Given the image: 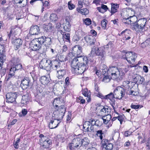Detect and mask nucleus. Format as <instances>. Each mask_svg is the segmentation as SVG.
Here are the masks:
<instances>
[{
	"label": "nucleus",
	"mask_w": 150,
	"mask_h": 150,
	"mask_svg": "<svg viewBox=\"0 0 150 150\" xmlns=\"http://www.w3.org/2000/svg\"><path fill=\"white\" fill-rule=\"evenodd\" d=\"M88 57H84L83 59L79 58L74 57L71 63V71L75 75L81 74L88 69L89 62L91 59Z\"/></svg>",
	"instance_id": "1"
},
{
	"label": "nucleus",
	"mask_w": 150,
	"mask_h": 150,
	"mask_svg": "<svg viewBox=\"0 0 150 150\" xmlns=\"http://www.w3.org/2000/svg\"><path fill=\"white\" fill-rule=\"evenodd\" d=\"M91 52L88 54V58H92L96 56H98L102 60L104 59L105 56V48L103 47H97L95 46L91 48Z\"/></svg>",
	"instance_id": "2"
},
{
	"label": "nucleus",
	"mask_w": 150,
	"mask_h": 150,
	"mask_svg": "<svg viewBox=\"0 0 150 150\" xmlns=\"http://www.w3.org/2000/svg\"><path fill=\"white\" fill-rule=\"evenodd\" d=\"M108 70L111 73V74L112 77L119 78L120 80L122 79L125 75L123 69H119L116 66L110 65L109 66Z\"/></svg>",
	"instance_id": "3"
},
{
	"label": "nucleus",
	"mask_w": 150,
	"mask_h": 150,
	"mask_svg": "<svg viewBox=\"0 0 150 150\" xmlns=\"http://www.w3.org/2000/svg\"><path fill=\"white\" fill-rule=\"evenodd\" d=\"M137 58V54L133 52H127L125 53V57H122L124 59H125L129 63L132 64V65L130 66L131 67H136L135 63Z\"/></svg>",
	"instance_id": "4"
},
{
	"label": "nucleus",
	"mask_w": 150,
	"mask_h": 150,
	"mask_svg": "<svg viewBox=\"0 0 150 150\" xmlns=\"http://www.w3.org/2000/svg\"><path fill=\"white\" fill-rule=\"evenodd\" d=\"M72 54L74 56L76 55V57L83 59L82 48L79 45H76L72 49L71 53H69V55Z\"/></svg>",
	"instance_id": "5"
},
{
	"label": "nucleus",
	"mask_w": 150,
	"mask_h": 150,
	"mask_svg": "<svg viewBox=\"0 0 150 150\" xmlns=\"http://www.w3.org/2000/svg\"><path fill=\"white\" fill-rule=\"evenodd\" d=\"M81 139L79 137H76L74 138L72 140L71 143L69 144V147L70 149H72V148L74 149V148L82 149L81 143Z\"/></svg>",
	"instance_id": "6"
},
{
	"label": "nucleus",
	"mask_w": 150,
	"mask_h": 150,
	"mask_svg": "<svg viewBox=\"0 0 150 150\" xmlns=\"http://www.w3.org/2000/svg\"><path fill=\"white\" fill-rule=\"evenodd\" d=\"M51 60L47 58L42 59L40 62L39 66L41 69L46 70L47 71H51Z\"/></svg>",
	"instance_id": "7"
},
{
	"label": "nucleus",
	"mask_w": 150,
	"mask_h": 150,
	"mask_svg": "<svg viewBox=\"0 0 150 150\" xmlns=\"http://www.w3.org/2000/svg\"><path fill=\"white\" fill-rule=\"evenodd\" d=\"M146 21V19L145 18H142L138 20H137L133 23L132 25L136 30H143L145 26Z\"/></svg>",
	"instance_id": "8"
},
{
	"label": "nucleus",
	"mask_w": 150,
	"mask_h": 150,
	"mask_svg": "<svg viewBox=\"0 0 150 150\" xmlns=\"http://www.w3.org/2000/svg\"><path fill=\"white\" fill-rule=\"evenodd\" d=\"M40 40L41 39L40 37L34 39L31 42L30 45L33 50L36 51L41 48L43 44L42 42H41V40Z\"/></svg>",
	"instance_id": "9"
},
{
	"label": "nucleus",
	"mask_w": 150,
	"mask_h": 150,
	"mask_svg": "<svg viewBox=\"0 0 150 150\" xmlns=\"http://www.w3.org/2000/svg\"><path fill=\"white\" fill-rule=\"evenodd\" d=\"M18 93L17 92H10L7 93L6 96V102L11 103L15 102Z\"/></svg>",
	"instance_id": "10"
},
{
	"label": "nucleus",
	"mask_w": 150,
	"mask_h": 150,
	"mask_svg": "<svg viewBox=\"0 0 150 150\" xmlns=\"http://www.w3.org/2000/svg\"><path fill=\"white\" fill-rule=\"evenodd\" d=\"M125 90L120 86L117 87L113 92L116 98L119 99H121L125 95Z\"/></svg>",
	"instance_id": "11"
},
{
	"label": "nucleus",
	"mask_w": 150,
	"mask_h": 150,
	"mask_svg": "<svg viewBox=\"0 0 150 150\" xmlns=\"http://www.w3.org/2000/svg\"><path fill=\"white\" fill-rule=\"evenodd\" d=\"M11 43L13 45L15 50H17L22 46L23 40L22 39L16 38H13L11 39Z\"/></svg>",
	"instance_id": "12"
},
{
	"label": "nucleus",
	"mask_w": 150,
	"mask_h": 150,
	"mask_svg": "<svg viewBox=\"0 0 150 150\" xmlns=\"http://www.w3.org/2000/svg\"><path fill=\"white\" fill-rule=\"evenodd\" d=\"M32 85L31 82V79L28 77H25L21 81V83L20 86L23 89H26L29 87L30 86H31Z\"/></svg>",
	"instance_id": "13"
},
{
	"label": "nucleus",
	"mask_w": 150,
	"mask_h": 150,
	"mask_svg": "<svg viewBox=\"0 0 150 150\" xmlns=\"http://www.w3.org/2000/svg\"><path fill=\"white\" fill-rule=\"evenodd\" d=\"M40 33V29L39 26L36 25H32L30 28L29 34L31 35H37Z\"/></svg>",
	"instance_id": "14"
},
{
	"label": "nucleus",
	"mask_w": 150,
	"mask_h": 150,
	"mask_svg": "<svg viewBox=\"0 0 150 150\" xmlns=\"http://www.w3.org/2000/svg\"><path fill=\"white\" fill-rule=\"evenodd\" d=\"M93 126L90 121H86L83 124V129L87 132H91L93 130Z\"/></svg>",
	"instance_id": "15"
},
{
	"label": "nucleus",
	"mask_w": 150,
	"mask_h": 150,
	"mask_svg": "<svg viewBox=\"0 0 150 150\" xmlns=\"http://www.w3.org/2000/svg\"><path fill=\"white\" fill-rule=\"evenodd\" d=\"M84 40L88 45H94L96 40L92 35H87L84 37Z\"/></svg>",
	"instance_id": "16"
},
{
	"label": "nucleus",
	"mask_w": 150,
	"mask_h": 150,
	"mask_svg": "<svg viewBox=\"0 0 150 150\" xmlns=\"http://www.w3.org/2000/svg\"><path fill=\"white\" fill-rule=\"evenodd\" d=\"M41 42H42L43 44L45 45H50L52 43L51 38V37H46L45 36H42L40 37Z\"/></svg>",
	"instance_id": "17"
},
{
	"label": "nucleus",
	"mask_w": 150,
	"mask_h": 150,
	"mask_svg": "<svg viewBox=\"0 0 150 150\" xmlns=\"http://www.w3.org/2000/svg\"><path fill=\"white\" fill-rule=\"evenodd\" d=\"M31 96L30 93H27L22 96L21 103L23 104L26 105L27 104Z\"/></svg>",
	"instance_id": "18"
},
{
	"label": "nucleus",
	"mask_w": 150,
	"mask_h": 150,
	"mask_svg": "<svg viewBox=\"0 0 150 150\" xmlns=\"http://www.w3.org/2000/svg\"><path fill=\"white\" fill-rule=\"evenodd\" d=\"M14 72L12 71L11 69L10 70L9 74L6 76L5 80L6 82L10 83L11 82V81L12 79L14 78Z\"/></svg>",
	"instance_id": "19"
},
{
	"label": "nucleus",
	"mask_w": 150,
	"mask_h": 150,
	"mask_svg": "<svg viewBox=\"0 0 150 150\" xmlns=\"http://www.w3.org/2000/svg\"><path fill=\"white\" fill-rule=\"evenodd\" d=\"M60 121L59 122L54 120H52L49 125V127L51 129L56 128L58 126Z\"/></svg>",
	"instance_id": "20"
},
{
	"label": "nucleus",
	"mask_w": 150,
	"mask_h": 150,
	"mask_svg": "<svg viewBox=\"0 0 150 150\" xmlns=\"http://www.w3.org/2000/svg\"><path fill=\"white\" fill-rule=\"evenodd\" d=\"M83 95L85 97H87L86 99L88 102H90L91 101L90 98L91 93L90 91H88L87 88L84 89L82 90Z\"/></svg>",
	"instance_id": "21"
},
{
	"label": "nucleus",
	"mask_w": 150,
	"mask_h": 150,
	"mask_svg": "<svg viewBox=\"0 0 150 150\" xmlns=\"http://www.w3.org/2000/svg\"><path fill=\"white\" fill-rule=\"evenodd\" d=\"M81 144L82 147V150L86 149L87 146L89 143V140L87 137H84V138L81 139Z\"/></svg>",
	"instance_id": "22"
},
{
	"label": "nucleus",
	"mask_w": 150,
	"mask_h": 150,
	"mask_svg": "<svg viewBox=\"0 0 150 150\" xmlns=\"http://www.w3.org/2000/svg\"><path fill=\"white\" fill-rule=\"evenodd\" d=\"M130 31L127 29H126L125 30L122 31L121 32L120 34H119L120 35H122L124 34L125 36L123 37L122 39L124 40H129L131 38V37L129 36H128V34H129Z\"/></svg>",
	"instance_id": "23"
},
{
	"label": "nucleus",
	"mask_w": 150,
	"mask_h": 150,
	"mask_svg": "<svg viewBox=\"0 0 150 150\" xmlns=\"http://www.w3.org/2000/svg\"><path fill=\"white\" fill-rule=\"evenodd\" d=\"M111 8L110 11L111 13V16H112L113 14L116 13L117 11V9L119 8V5L118 4H115L113 3L111 4Z\"/></svg>",
	"instance_id": "24"
},
{
	"label": "nucleus",
	"mask_w": 150,
	"mask_h": 150,
	"mask_svg": "<svg viewBox=\"0 0 150 150\" xmlns=\"http://www.w3.org/2000/svg\"><path fill=\"white\" fill-rule=\"evenodd\" d=\"M52 144V140L47 138L43 140L42 146L45 148H48L50 147V145Z\"/></svg>",
	"instance_id": "25"
},
{
	"label": "nucleus",
	"mask_w": 150,
	"mask_h": 150,
	"mask_svg": "<svg viewBox=\"0 0 150 150\" xmlns=\"http://www.w3.org/2000/svg\"><path fill=\"white\" fill-rule=\"evenodd\" d=\"M52 25V23H49L47 24L46 25L44 24L43 25V28L44 31L47 33H51Z\"/></svg>",
	"instance_id": "26"
},
{
	"label": "nucleus",
	"mask_w": 150,
	"mask_h": 150,
	"mask_svg": "<svg viewBox=\"0 0 150 150\" xmlns=\"http://www.w3.org/2000/svg\"><path fill=\"white\" fill-rule=\"evenodd\" d=\"M40 80L42 84L46 85L50 82V78L48 77L44 76L40 77Z\"/></svg>",
	"instance_id": "27"
},
{
	"label": "nucleus",
	"mask_w": 150,
	"mask_h": 150,
	"mask_svg": "<svg viewBox=\"0 0 150 150\" xmlns=\"http://www.w3.org/2000/svg\"><path fill=\"white\" fill-rule=\"evenodd\" d=\"M57 77L59 79H62L66 74L65 70L64 69H61L57 71Z\"/></svg>",
	"instance_id": "28"
},
{
	"label": "nucleus",
	"mask_w": 150,
	"mask_h": 150,
	"mask_svg": "<svg viewBox=\"0 0 150 150\" xmlns=\"http://www.w3.org/2000/svg\"><path fill=\"white\" fill-rule=\"evenodd\" d=\"M23 68H23L21 64V63H19L13 65V67L11 68L10 69L15 73V72L16 70H18L21 69H23V70H24Z\"/></svg>",
	"instance_id": "29"
},
{
	"label": "nucleus",
	"mask_w": 150,
	"mask_h": 150,
	"mask_svg": "<svg viewBox=\"0 0 150 150\" xmlns=\"http://www.w3.org/2000/svg\"><path fill=\"white\" fill-rule=\"evenodd\" d=\"M109 109L108 108H106L104 107H103V108L100 110V112H103L105 113V115L107 117V118H110L109 119H110L111 118V116L109 115Z\"/></svg>",
	"instance_id": "30"
},
{
	"label": "nucleus",
	"mask_w": 150,
	"mask_h": 150,
	"mask_svg": "<svg viewBox=\"0 0 150 150\" xmlns=\"http://www.w3.org/2000/svg\"><path fill=\"white\" fill-rule=\"evenodd\" d=\"M62 36L63 40L65 41L69 42L70 41V34L69 33H66L64 32L63 33H61Z\"/></svg>",
	"instance_id": "31"
},
{
	"label": "nucleus",
	"mask_w": 150,
	"mask_h": 150,
	"mask_svg": "<svg viewBox=\"0 0 150 150\" xmlns=\"http://www.w3.org/2000/svg\"><path fill=\"white\" fill-rule=\"evenodd\" d=\"M71 25L70 24L69 21H66L64 26L63 28L64 30L67 32H69L71 30Z\"/></svg>",
	"instance_id": "32"
},
{
	"label": "nucleus",
	"mask_w": 150,
	"mask_h": 150,
	"mask_svg": "<svg viewBox=\"0 0 150 150\" xmlns=\"http://www.w3.org/2000/svg\"><path fill=\"white\" fill-rule=\"evenodd\" d=\"M20 60L19 58L16 57H12L11 60V63L14 65L16 64L20 63Z\"/></svg>",
	"instance_id": "33"
},
{
	"label": "nucleus",
	"mask_w": 150,
	"mask_h": 150,
	"mask_svg": "<svg viewBox=\"0 0 150 150\" xmlns=\"http://www.w3.org/2000/svg\"><path fill=\"white\" fill-rule=\"evenodd\" d=\"M63 116V115L62 113V114H61L60 112H58L57 113V115H56L54 117V119L59 122L62 119Z\"/></svg>",
	"instance_id": "34"
},
{
	"label": "nucleus",
	"mask_w": 150,
	"mask_h": 150,
	"mask_svg": "<svg viewBox=\"0 0 150 150\" xmlns=\"http://www.w3.org/2000/svg\"><path fill=\"white\" fill-rule=\"evenodd\" d=\"M115 98V95L112 92L110 93L109 94L105 96V99L108 100L109 99L111 100L112 99Z\"/></svg>",
	"instance_id": "35"
},
{
	"label": "nucleus",
	"mask_w": 150,
	"mask_h": 150,
	"mask_svg": "<svg viewBox=\"0 0 150 150\" xmlns=\"http://www.w3.org/2000/svg\"><path fill=\"white\" fill-rule=\"evenodd\" d=\"M50 18V20L52 22L56 21L58 19V17L57 15L55 14L52 13L51 14Z\"/></svg>",
	"instance_id": "36"
},
{
	"label": "nucleus",
	"mask_w": 150,
	"mask_h": 150,
	"mask_svg": "<svg viewBox=\"0 0 150 150\" xmlns=\"http://www.w3.org/2000/svg\"><path fill=\"white\" fill-rule=\"evenodd\" d=\"M51 65H61V62L57 59L51 60Z\"/></svg>",
	"instance_id": "37"
},
{
	"label": "nucleus",
	"mask_w": 150,
	"mask_h": 150,
	"mask_svg": "<svg viewBox=\"0 0 150 150\" xmlns=\"http://www.w3.org/2000/svg\"><path fill=\"white\" fill-rule=\"evenodd\" d=\"M103 148L106 150H112L113 148V144L110 143L108 144L105 146Z\"/></svg>",
	"instance_id": "38"
},
{
	"label": "nucleus",
	"mask_w": 150,
	"mask_h": 150,
	"mask_svg": "<svg viewBox=\"0 0 150 150\" xmlns=\"http://www.w3.org/2000/svg\"><path fill=\"white\" fill-rule=\"evenodd\" d=\"M102 119H101L100 120H97L95 121L93 125H95L97 127H100L102 125Z\"/></svg>",
	"instance_id": "39"
},
{
	"label": "nucleus",
	"mask_w": 150,
	"mask_h": 150,
	"mask_svg": "<svg viewBox=\"0 0 150 150\" xmlns=\"http://www.w3.org/2000/svg\"><path fill=\"white\" fill-rule=\"evenodd\" d=\"M96 135L97 136L99 137L100 139L102 140L103 139L102 135L103 134V132L102 130H98L96 132Z\"/></svg>",
	"instance_id": "40"
},
{
	"label": "nucleus",
	"mask_w": 150,
	"mask_h": 150,
	"mask_svg": "<svg viewBox=\"0 0 150 150\" xmlns=\"http://www.w3.org/2000/svg\"><path fill=\"white\" fill-rule=\"evenodd\" d=\"M143 107V106L142 105H135L133 103H132L130 106V107L134 109H138Z\"/></svg>",
	"instance_id": "41"
},
{
	"label": "nucleus",
	"mask_w": 150,
	"mask_h": 150,
	"mask_svg": "<svg viewBox=\"0 0 150 150\" xmlns=\"http://www.w3.org/2000/svg\"><path fill=\"white\" fill-rule=\"evenodd\" d=\"M110 141L107 139H103L101 141V145L103 148L106 145L110 143Z\"/></svg>",
	"instance_id": "42"
},
{
	"label": "nucleus",
	"mask_w": 150,
	"mask_h": 150,
	"mask_svg": "<svg viewBox=\"0 0 150 150\" xmlns=\"http://www.w3.org/2000/svg\"><path fill=\"white\" fill-rule=\"evenodd\" d=\"M28 113V110L27 109H23L21 111L22 114H21L20 113L19 114V115L20 117L24 116L26 115Z\"/></svg>",
	"instance_id": "43"
},
{
	"label": "nucleus",
	"mask_w": 150,
	"mask_h": 150,
	"mask_svg": "<svg viewBox=\"0 0 150 150\" xmlns=\"http://www.w3.org/2000/svg\"><path fill=\"white\" fill-rule=\"evenodd\" d=\"M83 21L85 24L87 25H91V20L89 18H86L83 20Z\"/></svg>",
	"instance_id": "44"
},
{
	"label": "nucleus",
	"mask_w": 150,
	"mask_h": 150,
	"mask_svg": "<svg viewBox=\"0 0 150 150\" xmlns=\"http://www.w3.org/2000/svg\"><path fill=\"white\" fill-rule=\"evenodd\" d=\"M0 46V56L3 54H4L6 52L5 47L6 46Z\"/></svg>",
	"instance_id": "45"
},
{
	"label": "nucleus",
	"mask_w": 150,
	"mask_h": 150,
	"mask_svg": "<svg viewBox=\"0 0 150 150\" xmlns=\"http://www.w3.org/2000/svg\"><path fill=\"white\" fill-rule=\"evenodd\" d=\"M140 78V76L139 75H137L133 77V81L135 83L137 82L138 83Z\"/></svg>",
	"instance_id": "46"
},
{
	"label": "nucleus",
	"mask_w": 150,
	"mask_h": 150,
	"mask_svg": "<svg viewBox=\"0 0 150 150\" xmlns=\"http://www.w3.org/2000/svg\"><path fill=\"white\" fill-rule=\"evenodd\" d=\"M51 71L52 69L55 70H57L58 69H60V65H51Z\"/></svg>",
	"instance_id": "47"
},
{
	"label": "nucleus",
	"mask_w": 150,
	"mask_h": 150,
	"mask_svg": "<svg viewBox=\"0 0 150 150\" xmlns=\"http://www.w3.org/2000/svg\"><path fill=\"white\" fill-rule=\"evenodd\" d=\"M117 117L118 120L120 121V123L121 124L122 121L124 120V118L125 117V115L123 114H122L118 116Z\"/></svg>",
	"instance_id": "48"
},
{
	"label": "nucleus",
	"mask_w": 150,
	"mask_h": 150,
	"mask_svg": "<svg viewBox=\"0 0 150 150\" xmlns=\"http://www.w3.org/2000/svg\"><path fill=\"white\" fill-rule=\"evenodd\" d=\"M80 12L82 14L85 15L88 13V11L86 8H83L81 9Z\"/></svg>",
	"instance_id": "49"
},
{
	"label": "nucleus",
	"mask_w": 150,
	"mask_h": 150,
	"mask_svg": "<svg viewBox=\"0 0 150 150\" xmlns=\"http://www.w3.org/2000/svg\"><path fill=\"white\" fill-rule=\"evenodd\" d=\"M6 59V55L5 54L0 56V61L2 64H3V62L5 61Z\"/></svg>",
	"instance_id": "50"
},
{
	"label": "nucleus",
	"mask_w": 150,
	"mask_h": 150,
	"mask_svg": "<svg viewBox=\"0 0 150 150\" xmlns=\"http://www.w3.org/2000/svg\"><path fill=\"white\" fill-rule=\"evenodd\" d=\"M146 145V150H150V137L148 138Z\"/></svg>",
	"instance_id": "51"
},
{
	"label": "nucleus",
	"mask_w": 150,
	"mask_h": 150,
	"mask_svg": "<svg viewBox=\"0 0 150 150\" xmlns=\"http://www.w3.org/2000/svg\"><path fill=\"white\" fill-rule=\"evenodd\" d=\"M131 143L129 140L126 142L124 144V146L127 147V148H129L131 146Z\"/></svg>",
	"instance_id": "52"
},
{
	"label": "nucleus",
	"mask_w": 150,
	"mask_h": 150,
	"mask_svg": "<svg viewBox=\"0 0 150 150\" xmlns=\"http://www.w3.org/2000/svg\"><path fill=\"white\" fill-rule=\"evenodd\" d=\"M68 5L69 8L70 10L73 9L75 7L74 5L71 3V1H70L68 3Z\"/></svg>",
	"instance_id": "53"
},
{
	"label": "nucleus",
	"mask_w": 150,
	"mask_h": 150,
	"mask_svg": "<svg viewBox=\"0 0 150 150\" xmlns=\"http://www.w3.org/2000/svg\"><path fill=\"white\" fill-rule=\"evenodd\" d=\"M6 73V69L5 68L3 67L0 70V74L2 76H4Z\"/></svg>",
	"instance_id": "54"
},
{
	"label": "nucleus",
	"mask_w": 150,
	"mask_h": 150,
	"mask_svg": "<svg viewBox=\"0 0 150 150\" xmlns=\"http://www.w3.org/2000/svg\"><path fill=\"white\" fill-rule=\"evenodd\" d=\"M110 100V105L112 107L113 109L115 110V108L114 106H115V100L113 99H112L111 100Z\"/></svg>",
	"instance_id": "55"
},
{
	"label": "nucleus",
	"mask_w": 150,
	"mask_h": 150,
	"mask_svg": "<svg viewBox=\"0 0 150 150\" xmlns=\"http://www.w3.org/2000/svg\"><path fill=\"white\" fill-rule=\"evenodd\" d=\"M101 25L104 29H105L107 24V21L105 20H103L101 21Z\"/></svg>",
	"instance_id": "56"
},
{
	"label": "nucleus",
	"mask_w": 150,
	"mask_h": 150,
	"mask_svg": "<svg viewBox=\"0 0 150 150\" xmlns=\"http://www.w3.org/2000/svg\"><path fill=\"white\" fill-rule=\"evenodd\" d=\"M110 81V79L109 78V76H105L104 77H103V81H104L105 82H109Z\"/></svg>",
	"instance_id": "57"
},
{
	"label": "nucleus",
	"mask_w": 150,
	"mask_h": 150,
	"mask_svg": "<svg viewBox=\"0 0 150 150\" xmlns=\"http://www.w3.org/2000/svg\"><path fill=\"white\" fill-rule=\"evenodd\" d=\"M97 93L96 94V96L99 97L100 98H101L102 99H104L105 98V96H103L101 93H100L99 92H97Z\"/></svg>",
	"instance_id": "58"
},
{
	"label": "nucleus",
	"mask_w": 150,
	"mask_h": 150,
	"mask_svg": "<svg viewBox=\"0 0 150 150\" xmlns=\"http://www.w3.org/2000/svg\"><path fill=\"white\" fill-rule=\"evenodd\" d=\"M101 7L103 10H104V11H105V12L108 9L107 6L103 4L101 5Z\"/></svg>",
	"instance_id": "59"
},
{
	"label": "nucleus",
	"mask_w": 150,
	"mask_h": 150,
	"mask_svg": "<svg viewBox=\"0 0 150 150\" xmlns=\"http://www.w3.org/2000/svg\"><path fill=\"white\" fill-rule=\"evenodd\" d=\"M65 84L67 86L70 85V83L69 80V78L68 77H66L65 79Z\"/></svg>",
	"instance_id": "60"
},
{
	"label": "nucleus",
	"mask_w": 150,
	"mask_h": 150,
	"mask_svg": "<svg viewBox=\"0 0 150 150\" xmlns=\"http://www.w3.org/2000/svg\"><path fill=\"white\" fill-rule=\"evenodd\" d=\"M79 38L77 35H74L73 38V40L75 42L79 41Z\"/></svg>",
	"instance_id": "61"
},
{
	"label": "nucleus",
	"mask_w": 150,
	"mask_h": 150,
	"mask_svg": "<svg viewBox=\"0 0 150 150\" xmlns=\"http://www.w3.org/2000/svg\"><path fill=\"white\" fill-rule=\"evenodd\" d=\"M105 117V116H103L102 120H103L104 123L107 124L108 123V121H110V119H109L110 118H109V120H106L104 118Z\"/></svg>",
	"instance_id": "62"
},
{
	"label": "nucleus",
	"mask_w": 150,
	"mask_h": 150,
	"mask_svg": "<svg viewBox=\"0 0 150 150\" xmlns=\"http://www.w3.org/2000/svg\"><path fill=\"white\" fill-rule=\"evenodd\" d=\"M132 132L129 131H126L125 132L124 135L126 137H127L130 135Z\"/></svg>",
	"instance_id": "63"
},
{
	"label": "nucleus",
	"mask_w": 150,
	"mask_h": 150,
	"mask_svg": "<svg viewBox=\"0 0 150 150\" xmlns=\"http://www.w3.org/2000/svg\"><path fill=\"white\" fill-rule=\"evenodd\" d=\"M144 81V79L143 77H141L140 76V78L139 79L138 83L140 84H142L143 82Z\"/></svg>",
	"instance_id": "64"
}]
</instances>
